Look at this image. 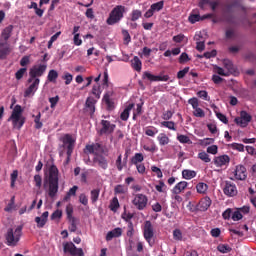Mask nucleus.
I'll list each match as a JSON object with an SVG mask.
<instances>
[{
    "mask_svg": "<svg viewBox=\"0 0 256 256\" xmlns=\"http://www.w3.org/2000/svg\"><path fill=\"white\" fill-rule=\"evenodd\" d=\"M101 129L99 130V135H111L117 125L112 124L109 120H101L100 122Z\"/></svg>",
    "mask_w": 256,
    "mask_h": 256,
    "instance_id": "6",
    "label": "nucleus"
},
{
    "mask_svg": "<svg viewBox=\"0 0 256 256\" xmlns=\"http://www.w3.org/2000/svg\"><path fill=\"white\" fill-rule=\"evenodd\" d=\"M177 140L179 141V143L188 144V145H191V143H193L191 141V138H189V136L183 135V134L178 135Z\"/></svg>",
    "mask_w": 256,
    "mask_h": 256,
    "instance_id": "22",
    "label": "nucleus"
},
{
    "mask_svg": "<svg viewBox=\"0 0 256 256\" xmlns=\"http://www.w3.org/2000/svg\"><path fill=\"white\" fill-rule=\"evenodd\" d=\"M197 57L198 59H203V57H205V59H212V57H217V50L205 52L203 55H198Z\"/></svg>",
    "mask_w": 256,
    "mask_h": 256,
    "instance_id": "24",
    "label": "nucleus"
},
{
    "mask_svg": "<svg viewBox=\"0 0 256 256\" xmlns=\"http://www.w3.org/2000/svg\"><path fill=\"white\" fill-rule=\"evenodd\" d=\"M194 41H196V43H199L200 41H205V39H203V34L201 32L196 33L194 36Z\"/></svg>",
    "mask_w": 256,
    "mask_h": 256,
    "instance_id": "54",
    "label": "nucleus"
},
{
    "mask_svg": "<svg viewBox=\"0 0 256 256\" xmlns=\"http://www.w3.org/2000/svg\"><path fill=\"white\" fill-rule=\"evenodd\" d=\"M29 63H31L29 56H23L20 60V65L23 68L27 67V65H29Z\"/></svg>",
    "mask_w": 256,
    "mask_h": 256,
    "instance_id": "40",
    "label": "nucleus"
},
{
    "mask_svg": "<svg viewBox=\"0 0 256 256\" xmlns=\"http://www.w3.org/2000/svg\"><path fill=\"white\" fill-rule=\"evenodd\" d=\"M84 153L96 155V157H107L109 155V146L99 142L87 144L84 148Z\"/></svg>",
    "mask_w": 256,
    "mask_h": 256,
    "instance_id": "2",
    "label": "nucleus"
},
{
    "mask_svg": "<svg viewBox=\"0 0 256 256\" xmlns=\"http://www.w3.org/2000/svg\"><path fill=\"white\" fill-rule=\"evenodd\" d=\"M172 118H173V111L168 110V111H164V112L162 113V119H163L164 121H169V120H171Z\"/></svg>",
    "mask_w": 256,
    "mask_h": 256,
    "instance_id": "35",
    "label": "nucleus"
},
{
    "mask_svg": "<svg viewBox=\"0 0 256 256\" xmlns=\"http://www.w3.org/2000/svg\"><path fill=\"white\" fill-rule=\"evenodd\" d=\"M45 71H47V65H34L29 70V78L27 80V83H33V79H39V77H43Z\"/></svg>",
    "mask_w": 256,
    "mask_h": 256,
    "instance_id": "5",
    "label": "nucleus"
},
{
    "mask_svg": "<svg viewBox=\"0 0 256 256\" xmlns=\"http://www.w3.org/2000/svg\"><path fill=\"white\" fill-rule=\"evenodd\" d=\"M237 37V32H235V29L229 28L225 32V38L226 39H235Z\"/></svg>",
    "mask_w": 256,
    "mask_h": 256,
    "instance_id": "28",
    "label": "nucleus"
},
{
    "mask_svg": "<svg viewBox=\"0 0 256 256\" xmlns=\"http://www.w3.org/2000/svg\"><path fill=\"white\" fill-rule=\"evenodd\" d=\"M240 118H242L246 123H251V115L247 111L240 112Z\"/></svg>",
    "mask_w": 256,
    "mask_h": 256,
    "instance_id": "34",
    "label": "nucleus"
},
{
    "mask_svg": "<svg viewBox=\"0 0 256 256\" xmlns=\"http://www.w3.org/2000/svg\"><path fill=\"white\" fill-rule=\"evenodd\" d=\"M157 133H159V130L155 127L146 128L145 130V135H147L148 137H155Z\"/></svg>",
    "mask_w": 256,
    "mask_h": 256,
    "instance_id": "29",
    "label": "nucleus"
},
{
    "mask_svg": "<svg viewBox=\"0 0 256 256\" xmlns=\"http://www.w3.org/2000/svg\"><path fill=\"white\" fill-rule=\"evenodd\" d=\"M87 19H95V13L93 12L92 8H88L85 13Z\"/></svg>",
    "mask_w": 256,
    "mask_h": 256,
    "instance_id": "49",
    "label": "nucleus"
},
{
    "mask_svg": "<svg viewBox=\"0 0 256 256\" xmlns=\"http://www.w3.org/2000/svg\"><path fill=\"white\" fill-rule=\"evenodd\" d=\"M79 37H80V34H75L73 38L74 45H76L77 47L83 44V40H81V38Z\"/></svg>",
    "mask_w": 256,
    "mask_h": 256,
    "instance_id": "45",
    "label": "nucleus"
},
{
    "mask_svg": "<svg viewBox=\"0 0 256 256\" xmlns=\"http://www.w3.org/2000/svg\"><path fill=\"white\" fill-rule=\"evenodd\" d=\"M188 21L192 24H195L197 23L198 21H201V15L199 14H191L189 17H188Z\"/></svg>",
    "mask_w": 256,
    "mask_h": 256,
    "instance_id": "33",
    "label": "nucleus"
},
{
    "mask_svg": "<svg viewBox=\"0 0 256 256\" xmlns=\"http://www.w3.org/2000/svg\"><path fill=\"white\" fill-rule=\"evenodd\" d=\"M211 107H212V109H214V113H216L217 119H219V121H221L222 123L227 125V123H229L227 116H225V114H223V113L218 112L217 109H219V108L217 106H215V104H212Z\"/></svg>",
    "mask_w": 256,
    "mask_h": 256,
    "instance_id": "17",
    "label": "nucleus"
},
{
    "mask_svg": "<svg viewBox=\"0 0 256 256\" xmlns=\"http://www.w3.org/2000/svg\"><path fill=\"white\" fill-rule=\"evenodd\" d=\"M161 127H165L170 131H177V127H175V122L173 121H163L160 123Z\"/></svg>",
    "mask_w": 256,
    "mask_h": 256,
    "instance_id": "20",
    "label": "nucleus"
},
{
    "mask_svg": "<svg viewBox=\"0 0 256 256\" xmlns=\"http://www.w3.org/2000/svg\"><path fill=\"white\" fill-rule=\"evenodd\" d=\"M223 67L226 69V73H228L229 76L237 73V68H235V65H233V62L229 59L223 60Z\"/></svg>",
    "mask_w": 256,
    "mask_h": 256,
    "instance_id": "13",
    "label": "nucleus"
},
{
    "mask_svg": "<svg viewBox=\"0 0 256 256\" xmlns=\"http://www.w3.org/2000/svg\"><path fill=\"white\" fill-rule=\"evenodd\" d=\"M189 67H185L183 70L178 71L177 79H183L187 73H189Z\"/></svg>",
    "mask_w": 256,
    "mask_h": 256,
    "instance_id": "38",
    "label": "nucleus"
},
{
    "mask_svg": "<svg viewBox=\"0 0 256 256\" xmlns=\"http://www.w3.org/2000/svg\"><path fill=\"white\" fill-rule=\"evenodd\" d=\"M193 115H194V117L203 118V117H205V111H203V109L197 107V108H194Z\"/></svg>",
    "mask_w": 256,
    "mask_h": 256,
    "instance_id": "36",
    "label": "nucleus"
},
{
    "mask_svg": "<svg viewBox=\"0 0 256 256\" xmlns=\"http://www.w3.org/2000/svg\"><path fill=\"white\" fill-rule=\"evenodd\" d=\"M103 85L109 87V73L107 70L104 72Z\"/></svg>",
    "mask_w": 256,
    "mask_h": 256,
    "instance_id": "55",
    "label": "nucleus"
},
{
    "mask_svg": "<svg viewBox=\"0 0 256 256\" xmlns=\"http://www.w3.org/2000/svg\"><path fill=\"white\" fill-rule=\"evenodd\" d=\"M164 6H165V2L164 1H159V2H156V3L152 4L150 6V8L155 13V12L161 11Z\"/></svg>",
    "mask_w": 256,
    "mask_h": 256,
    "instance_id": "21",
    "label": "nucleus"
},
{
    "mask_svg": "<svg viewBox=\"0 0 256 256\" xmlns=\"http://www.w3.org/2000/svg\"><path fill=\"white\" fill-rule=\"evenodd\" d=\"M217 145H212L207 148V153H210L211 155H217Z\"/></svg>",
    "mask_w": 256,
    "mask_h": 256,
    "instance_id": "47",
    "label": "nucleus"
},
{
    "mask_svg": "<svg viewBox=\"0 0 256 256\" xmlns=\"http://www.w3.org/2000/svg\"><path fill=\"white\" fill-rule=\"evenodd\" d=\"M143 149L144 151H148L149 153H155V151H157V146L155 145V143L144 144Z\"/></svg>",
    "mask_w": 256,
    "mask_h": 256,
    "instance_id": "30",
    "label": "nucleus"
},
{
    "mask_svg": "<svg viewBox=\"0 0 256 256\" xmlns=\"http://www.w3.org/2000/svg\"><path fill=\"white\" fill-rule=\"evenodd\" d=\"M143 154L142 153H136L134 157L131 159V161H143Z\"/></svg>",
    "mask_w": 256,
    "mask_h": 256,
    "instance_id": "56",
    "label": "nucleus"
},
{
    "mask_svg": "<svg viewBox=\"0 0 256 256\" xmlns=\"http://www.w3.org/2000/svg\"><path fill=\"white\" fill-rule=\"evenodd\" d=\"M61 35V31L57 32L56 34H54L51 38L50 41H52V43H55V41H57V39H59Z\"/></svg>",
    "mask_w": 256,
    "mask_h": 256,
    "instance_id": "60",
    "label": "nucleus"
},
{
    "mask_svg": "<svg viewBox=\"0 0 256 256\" xmlns=\"http://www.w3.org/2000/svg\"><path fill=\"white\" fill-rule=\"evenodd\" d=\"M199 159H201V161H211V159H209V154H207V152H200L198 154Z\"/></svg>",
    "mask_w": 256,
    "mask_h": 256,
    "instance_id": "46",
    "label": "nucleus"
},
{
    "mask_svg": "<svg viewBox=\"0 0 256 256\" xmlns=\"http://www.w3.org/2000/svg\"><path fill=\"white\" fill-rule=\"evenodd\" d=\"M197 51H205V41L196 42Z\"/></svg>",
    "mask_w": 256,
    "mask_h": 256,
    "instance_id": "48",
    "label": "nucleus"
},
{
    "mask_svg": "<svg viewBox=\"0 0 256 256\" xmlns=\"http://www.w3.org/2000/svg\"><path fill=\"white\" fill-rule=\"evenodd\" d=\"M153 22L150 23H142V27L143 29H145V31H151L153 29Z\"/></svg>",
    "mask_w": 256,
    "mask_h": 256,
    "instance_id": "53",
    "label": "nucleus"
},
{
    "mask_svg": "<svg viewBox=\"0 0 256 256\" xmlns=\"http://www.w3.org/2000/svg\"><path fill=\"white\" fill-rule=\"evenodd\" d=\"M157 141H159V145H169V137L165 133H160L157 137Z\"/></svg>",
    "mask_w": 256,
    "mask_h": 256,
    "instance_id": "19",
    "label": "nucleus"
},
{
    "mask_svg": "<svg viewBox=\"0 0 256 256\" xmlns=\"http://www.w3.org/2000/svg\"><path fill=\"white\" fill-rule=\"evenodd\" d=\"M235 123L236 125H239L240 127H247V125H249L248 122H246L244 119H242L241 117H237L235 118Z\"/></svg>",
    "mask_w": 256,
    "mask_h": 256,
    "instance_id": "39",
    "label": "nucleus"
},
{
    "mask_svg": "<svg viewBox=\"0 0 256 256\" xmlns=\"http://www.w3.org/2000/svg\"><path fill=\"white\" fill-rule=\"evenodd\" d=\"M183 39H185V35H183V34H178L173 37V41L175 43H181V42H183Z\"/></svg>",
    "mask_w": 256,
    "mask_h": 256,
    "instance_id": "51",
    "label": "nucleus"
},
{
    "mask_svg": "<svg viewBox=\"0 0 256 256\" xmlns=\"http://www.w3.org/2000/svg\"><path fill=\"white\" fill-rule=\"evenodd\" d=\"M212 81L215 83V85H219L220 83H223V78L217 74H214L212 76Z\"/></svg>",
    "mask_w": 256,
    "mask_h": 256,
    "instance_id": "44",
    "label": "nucleus"
},
{
    "mask_svg": "<svg viewBox=\"0 0 256 256\" xmlns=\"http://www.w3.org/2000/svg\"><path fill=\"white\" fill-rule=\"evenodd\" d=\"M187 61H191V59L187 53L183 52L179 57V63L183 64L187 63Z\"/></svg>",
    "mask_w": 256,
    "mask_h": 256,
    "instance_id": "41",
    "label": "nucleus"
},
{
    "mask_svg": "<svg viewBox=\"0 0 256 256\" xmlns=\"http://www.w3.org/2000/svg\"><path fill=\"white\" fill-rule=\"evenodd\" d=\"M125 15V6L118 5L112 9L109 14V17L106 20L107 25H115L123 19Z\"/></svg>",
    "mask_w": 256,
    "mask_h": 256,
    "instance_id": "4",
    "label": "nucleus"
},
{
    "mask_svg": "<svg viewBox=\"0 0 256 256\" xmlns=\"http://www.w3.org/2000/svg\"><path fill=\"white\" fill-rule=\"evenodd\" d=\"M43 13H45V10L41 9V8H38L35 10V14L38 16V17H43Z\"/></svg>",
    "mask_w": 256,
    "mask_h": 256,
    "instance_id": "63",
    "label": "nucleus"
},
{
    "mask_svg": "<svg viewBox=\"0 0 256 256\" xmlns=\"http://www.w3.org/2000/svg\"><path fill=\"white\" fill-rule=\"evenodd\" d=\"M49 103L51 109L55 108L57 106V103H59V96L49 98Z\"/></svg>",
    "mask_w": 256,
    "mask_h": 256,
    "instance_id": "43",
    "label": "nucleus"
},
{
    "mask_svg": "<svg viewBox=\"0 0 256 256\" xmlns=\"http://www.w3.org/2000/svg\"><path fill=\"white\" fill-rule=\"evenodd\" d=\"M198 97H200V99H203L204 101H209V94L207 93V91L205 90H200L197 93Z\"/></svg>",
    "mask_w": 256,
    "mask_h": 256,
    "instance_id": "37",
    "label": "nucleus"
},
{
    "mask_svg": "<svg viewBox=\"0 0 256 256\" xmlns=\"http://www.w3.org/2000/svg\"><path fill=\"white\" fill-rule=\"evenodd\" d=\"M27 73V68H20L16 73H15V77L17 79V81H21V79H23L24 75Z\"/></svg>",
    "mask_w": 256,
    "mask_h": 256,
    "instance_id": "31",
    "label": "nucleus"
},
{
    "mask_svg": "<svg viewBox=\"0 0 256 256\" xmlns=\"http://www.w3.org/2000/svg\"><path fill=\"white\" fill-rule=\"evenodd\" d=\"M59 78V73L57 72V70H50L48 72V76H47V80L50 83H57V79Z\"/></svg>",
    "mask_w": 256,
    "mask_h": 256,
    "instance_id": "18",
    "label": "nucleus"
},
{
    "mask_svg": "<svg viewBox=\"0 0 256 256\" xmlns=\"http://www.w3.org/2000/svg\"><path fill=\"white\" fill-rule=\"evenodd\" d=\"M21 115H23V108L18 104L14 107L11 116L8 118V121H12V125L16 129H21L25 125V117Z\"/></svg>",
    "mask_w": 256,
    "mask_h": 256,
    "instance_id": "3",
    "label": "nucleus"
},
{
    "mask_svg": "<svg viewBox=\"0 0 256 256\" xmlns=\"http://www.w3.org/2000/svg\"><path fill=\"white\" fill-rule=\"evenodd\" d=\"M131 67L134 69V71L141 73V69H143V62H141V59H139L137 56H134V58L131 60Z\"/></svg>",
    "mask_w": 256,
    "mask_h": 256,
    "instance_id": "15",
    "label": "nucleus"
},
{
    "mask_svg": "<svg viewBox=\"0 0 256 256\" xmlns=\"http://www.w3.org/2000/svg\"><path fill=\"white\" fill-rule=\"evenodd\" d=\"M122 35L124 36V40H125L127 43H131V35L129 34V31L123 30V31H122Z\"/></svg>",
    "mask_w": 256,
    "mask_h": 256,
    "instance_id": "52",
    "label": "nucleus"
},
{
    "mask_svg": "<svg viewBox=\"0 0 256 256\" xmlns=\"http://www.w3.org/2000/svg\"><path fill=\"white\" fill-rule=\"evenodd\" d=\"M39 83H41V79H33L29 87L24 91V97H31V95H35V93H37V89H39Z\"/></svg>",
    "mask_w": 256,
    "mask_h": 256,
    "instance_id": "7",
    "label": "nucleus"
},
{
    "mask_svg": "<svg viewBox=\"0 0 256 256\" xmlns=\"http://www.w3.org/2000/svg\"><path fill=\"white\" fill-rule=\"evenodd\" d=\"M142 78L147 79L148 81H151V82L168 81L169 75L157 76V75L151 74V72L149 71H145L142 75Z\"/></svg>",
    "mask_w": 256,
    "mask_h": 256,
    "instance_id": "8",
    "label": "nucleus"
},
{
    "mask_svg": "<svg viewBox=\"0 0 256 256\" xmlns=\"http://www.w3.org/2000/svg\"><path fill=\"white\" fill-rule=\"evenodd\" d=\"M111 97H113V91H107L103 96V101L108 111H113V109H115V102L111 100Z\"/></svg>",
    "mask_w": 256,
    "mask_h": 256,
    "instance_id": "12",
    "label": "nucleus"
},
{
    "mask_svg": "<svg viewBox=\"0 0 256 256\" xmlns=\"http://www.w3.org/2000/svg\"><path fill=\"white\" fill-rule=\"evenodd\" d=\"M136 107H137V108H136L135 113H136L137 115H141V114L143 113V102L137 104Z\"/></svg>",
    "mask_w": 256,
    "mask_h": 256,
    "instance_id": "57",
    "label": "nucleus"
},
{
    "mask_svg": "<svg viewBox=\"0 0 256 256\" xmlns=\"http://www.w3.org/2000/svg\"><path fill=\"white\" fill-rule=\"evenodd\" d=\"M239 5V2L235 1L232 4H227L226 5V11L228 13H231V11H233V7H237Z\"/></svg>",
    "mask_w": 256,
    "mask_h": 256,
    "instance_id": "50",
    "label": "nucleus"
},
{
    "mask_svg": "<svg viewBox=\"0 0 256 256\" xmlns=\"http://www.w3.org/2000/svg\"><path fill=\"white\" fill-rule=\"evenodd\" d=\"M214 71L217 73V75H221V77H229V73L222 67L216 65L214 66Z\"/></svg>",
    "mask_w": 256,
    "mask_h": 256,
    "instance_id": "27",
    "label": "nucleus"
},
{
    "mask_svg": "<svg viewBox=\"0 0 256 256\" xmlns=\"http://www.w3.org/2000/svg\"><path fill=\"white\" fill-rule=\"evenodd\" d=\"M34 117V123H35V129H41L43 127V122L41 121V112L38 113V115H33Z\"/></svg>",
    "mask_w": 256,
    "mask_h": 256,
    "instance_id": "25",
    "label": "nucleus"
},
{
    "mask_svg": "<svg viewBox=\"0 0 256 256\" xmlns=\"http://www.w3.org/2000/svg\"><path fill=\"white\" fill-rule=\"evenodd\" d=\"M237 103H238L237 97L235 96L230 97V105L235 106L237 105Z\"/></svg>",
    "mask_w": 256,
    "mask_h": 256,
    "instance_id": "64",
    "label": "nucleus"
},
{
    "mask_svg": "<svg viewBox=\"0 0 256 256\" xmlns=\"http://www.w3.org/2000/svg\"><path fill=\"white\" fill-rule=\"evenodd\" d=\"M207 5L211 8L212 11H216L217 7H219V1H211V0H200L198 7L202 9V11H205L207 8Z\"/></svg>",
    "mask_w": 256,
    "mask_h": 256,
    "instance_id": "9",
    "label": "nucleus"
},
{
    "mask_svg": "<svg viewBox=\"0 0 256 256\" xmlns=\"http://www.w3.org/2000/svg\"><path fill=\"white\" fill-rule=\"evenodd\" d=\"M210 133H217V126L213 125V124H208L207 125Z\"/></svg>",
    "mask_w": 256,
    "mask_h": 256,
    "instance_id": "59",
    "label": "nucleus"
},
{
    "mask_svg": "<svg viewBox=\"0 0 256 256\" xmlns=\"http://www.w3.org/2000/svg\"><path fill=\"white\" fill-rule=\"evenodd\" d=\"M189 105L192 106L193 109H197V107H199V99L193 97L191 99L188 100Z\"/></svg>",
    "mask_w": 256,
    "mask_h": 256,
    "instance_id": "42",
    "label": "nucleus"
},
{
    "mask_svg": "<svg viewBox=\"0 0 256 256\" xmlns=\"http://www.w3.org/2000/svg\"><path fill=\"white\" fill-rule=\"evenodd\" d=\"M133 107H135V104H129L123 112L120 114L121 121H127L129 119V113L133 110Z\"/></svg>",
    "mask_w": 256,
    "mask_h": 256,
    "instance_id": "16",
    "label": "nucleus"
},
{
    "mask_svg": "<svg viewBox=\"0 0 256 256\" xmlns=\"http://www.w3.org/2000/svg\"><path fill=\"white\" fill-rule=\"evenodd\" d=\"M60 141L62 145H60L61 153L66 152L67 158L66 161H71V155H73V151L75 149V143L76 140L71 134H64L61 138Z\"/></svg>",
    "mask_w": 256,
    "mask_h": 256,
    "instance_id": "1",
    "label": "nucleus"
},
{
    "mask_svg": "<svg viewBox=\"0 0 256 256\" xmlns=\"http://www.w3.org/2000/svg\"><path fill=\"white\" fill-rule=\"evenodd\" d=\"M143 13L141 12V10H133L131 13V21L135 22V21H139V19H141Z\"/></svg>",
    "mask_w": 256,
    "mask_h": 256,
    "instance_id": "26",
    "label": "nucleus"
},
{
    "mask_svg": "<svg viewBox=\"0 0 256 256\" xmlns=\"http://www.w3.org/2000/svg\"><path fill=\"white\" fill-rule=\"evenodd\" d=\"M97 103V100L93 97H88L85 102V111L86 113L90 114V117H93L95 114V104Z\"/></svg>",
    "mask_w": 256,
    "mask_h": 256,
    "instance_id": "11",
    "label": "nucleus"
},
{
    "mask_svg": "<svg viewBox=\"0 0 256 256\" xmlns=\"http://www.w3.org/2000/svg\"><path fill=\"white\" fill-rule=\"evenodd\" d=\"M11 33H13V25H9L2 30L0 40L8 43L9 39H11Z\"/></svg>",
    "mask_w": 256,
    "mask_h": 256,
    "instance_id": "14",
    "label": "nucleus"
},
{
    "mask_svg": "<svg viewBox=\"0 0 256 256\" xmlns=\"http://www.w3.org/2000/svg\"><path fill=\"white\" fill-rule=\"evenodd\" d=\"M62 79L65 81V85H71V82L73 81V75L69 72H65L62 76Z\"/></svg>",
    "mask_w": 256,
    "mask_h": 256,
    "instance_id": "32",
    "label": "nucleus"
},
{
    "mask_svg": "<svg viewBox=\"0 0 256 256\" xmlns=\"http://www.w3.org/2000/svg\"><path fill=\"white\" fill-rule=\"evenodd\" d=\"M246 151L249 155H255V148L253 146H246Z\"/></svg>",
    "mask_w": 256,
    "mask_h": 256,
    "instance_id": "61",
    "label": "nucleus"
},
{
    "mask_svg": "<svg viewBox=\"0 0 256 256\" xmlns=\"http://www.w3.org/2000/svg\"><path fill=\"white\" fill-rule=\"evenodd\" d=\"M155 14V12L153 11L152 8H150L145 14H144V17L146 19H151V17H153V15Z\"/></svg>",
    "mask_w": 256,
    "mask_h": 256,
    "instance_id": "58",
    "label": "nucleus"
},
{
    "mask_svg": "<svg viewBox=\"0 0 256 256\" xmlns=\"http://www.w3.org/2000/svg\"><path fill=\"white\" fill-rule=\"evenodd\" d=\"M92 95H94L96 99H101V85L95 84L92 87Z\"/></svg>",
    "mask_w": 256,
    "mask_h": 256,
    "instance_id": "23",
    "label": "nucleus"
},
{
    "mask_svg": "<svg viewBox=\"0 0 256 256\" xmlns=\"http://www.w3.org/2000/svg\"><path fill=\"white\" fill-rule=\"evenodd\" d=\"M143 55H144L145 57H149V56L151 55V49L148 48V47H144V48H143Z\"/></svg>",
    "mask_w": 256,
    "mask_h": 256,
    "instance_id": "62",
    "label": "nucleus"
},
{
    "mask_svg": "<svg viewBox=\"0 0 256 256\" xmlns=\"http://www.w3.org/2000/svg\"><path fill=\"white\" fill-rule=\"evenodd\" d=\"M11 54V45L9 42H3L0 40V59H7V56Z\"/></svg>",
    "mask_w": 256,
    "mask_h": 256,
    "instance_id": "10",
    "label": "nucleus"
}]
</instances>
